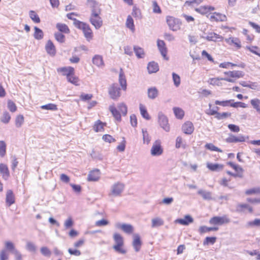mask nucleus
<instances>
[{
  "label": "nucleus",
  "mask_w": 260,
  "mask_h": 260,
  "mask_svg": "<svg viewBox=\"0 0 260 260\" xmlns=\"http://www.w3.org/2000/svg\"><path fill=\"white\" fill-rule=\"evenodd\" d=\"M75 26L83 31L84 36L87 41H89L92 39V31L89 24L78 20H75Z\"/></svg>",
  "instance_id": "nucleus-1"
},
{
  "label": "nucleus",
  "mask_w": 260,
  "mask_h": 260,
  "mask_svg": "<svg viewBox=\"0 0 260 260\" xmlns=\"http://www.w3.org/2000/svg\"><path fill=\"white\" fill-rule=\"evenodd\" d=\"M113 239L115 243L113 246V249L119 253H125L126 250L122 248L124 244L122 237L119 234L115 233L113 235Z\"/></svg>",
  "instance_id": "nucleus-2"
},
{
  "label": "nucleus",
  "mask_w": 260,
  "mask_h": 260,
  "mask_svg": "<svg viewBox=\"0 0 260 260\" xmlns=\"http://www.w3.org/2000/svg\"><path fill=\"white\" fill-rule=\"evenodd\" d=\"M101 13H99V11L98 12L94 11L91 13L89 18L90 22L96 29L100 28L103 25V20L100 16Z\"/></svg>",
  "instance_id": "nucleus-3"
},
{
  "label": "nucleus",
  "mask_w": 260,
  "mask_h": 260,
  "mask_svg": "<svg viewBox=\"0 0 260 260\" xmlns=\"http://www.w3.org/2000/svg\"><path fill=\"white\" fill-rule=\"evenodd\" d=\"M167 22L170 29L173 31H177L180 29L181 22L178 19L172 16H167Z\"/></svg>",
  "instance_id": "nucleus-4"
},
{
  "label": "nucleus",
  "mask_w": 260,
  "mask_h": 260,
  "mask_svg": "<svg viewBox=\"0 0 260 260\" xmlns=\"http://www.w3.org/2000/svg\"><path fill=\"white\" fill-rule=\"evenodd\" d=\"M120 88L118 84L114 83L112 84L108 89V92L111 99L116 100L120 96Z\"/></svg>",
  "instance_id": "nucleus-5"
},
{
  "label": "nucleus",
  "mask_w": 260,
  "mask_h": 260,
  "mask_svg": "<svg viewBox=\"0 0 260 260\" xmlns=\"http://www.w3.org/2000/svg\"><path fill=\"white\" fill-rule=\"evenodd\" d=\"M230 222V219L226 215L223 216H214L209 220V223L212 225H222Z\"/></svg>",
  "instance_id": "nucleus-6"
},
{
  "label": "nucleus",
  "mask_w": 260,
  "mask_h": 260,
  "mask_svg": "<svg viewBox=\"0 0 260 260\" xmlns=\"http://www.w3.org/2000/svg\"><path fill=\"white\" fill-rule=\"evenodd\" d=\"M158 123L162 128L166 132L170 131V125L168 123V119L162 112H159L158 114Z\"/></svg>",
  "instance_id": "nucleus-7"
},
{
  "label": "nucleus",
  "mask_w": 260,
  "mask_h": 260,
  "mask_svg": "<svg viewBox=\"0 0 260 260\" xmlns=\"http://www.w3.org/2000/svg\"><path fill=\"white\" fill-rule=\"evenodd\" d=\"M245 140V137L243 135L240 134L236 136L232 134H229V137L225 139L226 142L229 143L243 142Z\"/></svg>",
  "instance_id": "nucleus-8"
},
{
  "label": "nucleus",
  "mask_w": 260,
  "mask_h": 260,
  "mask_svg": "<svg viewBox=\"0 0 260 260\" xmlns=\"http://www.w3.org/2000/svg\"><path fill=\"white\" fill-rule=\"evenodd\" d=\"M162 152L163 150L161 147L159 141H155L151 149V154L152 156H159L160 155Z\"/></svg>",
  "instance_id": "nucleus-9"
},
{
  "label": "nucleus",
  "mask_w": 260,
  "mask_h": 260,
  "mask_svg": "<svg viewBox=\"0 0 260 260\" xmlns=\"http://www.w3.org/2000/svg\"><path fill=\"white\" fill-rule=\"evenodd\" d=\"M124 185L123 184L117 182L111 187V194L114 196H119L123 190Z\"/></svg>",
  "instance_id": "nucleus-10"
},
{
  "label": "nucleus",
  "mask_w": 260,
  "mask_h": 260,
  "mask_svg": "<svg viewBox=\"0 0 260 260\" xmlns=\"http://www.w3.org/2000/svg\"><path fill=\"white\" fill-rule=\"evenodd\" d=\"M115 227L121 229L127 234H131L134 231V227L130 224L117 223L115 224Z\"/></svg>",
  "instance_id": "nucleus-11"
},
{
  "label": "nucleus",
  "mask_w": 260,
  "mask_h": 260,
  "mask_svg": "<svg viewBox=\"0 0 260 260\" xmlns=\"http://www.w3.org/2000/svg\"><path fill=\"white\" fill-rule=\"evenodd\" d=\"M157 45L159 51H160L161 55L164 57V59L168 60L169 59V57H167V49L166 47L165 43L164 41L162 40H158L157 42Z\"/></svg>",
  "instance_id": "nucleus-12"
},
{
  "label": "nucleus",
  "mask_w": 260,
  "mask_h": 260,
  "mask_svg": "<svg viewBox=\"0 0 260 260\" xmlns=\"http://www.w3.org/2000/svg\"><path fill=\"white\" fill-rule=\"evenodd\" d=\"M182 131L187 135L191 134L194 131V126L190 121L185 122L182 126Z\"/></svg>",
  "instance_id": "nucleus-13"
},
{
  "label": "nucleus",
  "mask_w": 260,
  "mask_h": 260,
  "mask_svg": "<svg viewBox=\"0 0 260 260\" xmlns=\"http://www.w3.org/2000/svg\"><path fill=\"white\" fill-rule=\"evenodd\" d=\"M142 242L140 236L135 234L133 235V246L136 252H138L141 249Z\"/></svg>",
  "instance_id": "nucleus-14"
},
{
  "label": "nucleus",
  "mask_w": 260,
  "mask_h": 260,
  "mask_svg": "<svg viewBox=\"0 0 260 260\" xmlns=\"http://www.w3.org/2000/svg\"><path fill=\"white\" fill-rule=\"evenodd\" d=\"M224 74L229 77H231L233 78L239 79L240 78H242L244 76V73L243 72L241 71H228L224 72Z\"/></svg>",
  "instance_id": "nucleus-15"
},
{
  "label": "nucleus",
  "mask_w": 260,
  "mask_h": 260,
  "mask_svg": "<svg viewBox=\"0 0 260 260\" xmlns=\"http://www.w3.org/2000/svg\"><path fill=\"white\" fill-rule=\"evenodd\" d=\"M202 38L207 40L208 41L214 42L218 40H221L222 39L221 36L213 32H209L208 34H205V36H203Z\"/></svg>",
  "instance_id": "nucleus-16"
},
{
  "label": "nucleus",
  "mask_w": 260,
  "mask_h": 260,
  "mask_svg": "<svg viewBox=\"0 0 260 260\" xmlns=\"http://www.w3.org/2000/svg\"><path fill=\"white\" fill-rule=\"evenodd\" d=\"M45 49L48 54L54 56L56 53L55 47L51 40H48Z\"/></svg>",
  "instance_id": "nucleus-17"
},
{
  "label": "nucleus",
  "mask_w": 260,
  "mask_h": 260,
  "mask_svg": "<svg viewBox=\"0 0 260 260\" xmlns=\"http://www.w3.org/2000/svg\"><path fill=\"white\" fill-rule=\"evenodd\" d=\"M57 71L58 72L62 73V75L66 76L67 77L70 74H74V69L71 67L58 68Z\"/></svg>",
  "instance_id": "nucleus-18"
},
{
  "label": "nucleus",
  "mask_w": 260,
  "mask_h": 260,
  "mask_svg": "<svg viewBox=\"0 0 260 260\" xmlns=\"http://www.w3.org/2000/svg\"><path fill=\"white\" fill-rule=\"evenodd\" d=\"M193 219L192 217L189 215H186L184 218L177 219L176 222L182 225H187L189 223L193 222Z\"/></svg>",
  "instance_id": "nucleus-19"
},
{
  "label": "nucleus",
  "mask_w": 260,
  "mask_h": 260,
  "mask_svg": "<svg viewBox=\"0 0 260 260\" xmlns=\"http://www.w3.org/2000/svg\"><path fill=\"white\" fill-rule=\"evenodd\" d=\"M0 173L3 178L7 180L10 176V173L7 165L4 164H0Z\"/></svg>",
  "instance_id": "nucleus-20"
},
{
  "label": "nucleus",
  "mask_w": 260,
  "mask_h": 260,
  "mask_svg": "<svg viewBox=\"0 0 260 260\" xmlns=\"http://www.w3.org/2000/svg\"><path fill=\"white\" fill-rule=\"evenodd\" d=\"M88 5L89 7L91 9V13L93 12H98L99 11V13H101V9L100 7V6L94 0H87Z\"/></svg>",
  "instance_id": "nucleus-21"
},
{
  "label": "nucleus",
  "mask_w": 260,
  "mask_h": 260,
  "mask_svg": "<svg viewBox=\"0 0 260 260\" xmlns=\"http://www.w3.org/2000/svg\"><path fill=\"white\" fill-rule=\"evenodd\" d=\"M100 178V171L99 170H93L88 175V180L89 181H96Z\"/></svg>",
  "instance_id": "nucleus-22"
},
{
  "label": "nucleus",
  "mask_w": 260,
  "mask_h": 260,
  "mask_svg": "<svg viewBox=\"0 0 260 260\" xmlns=\"http://www.w3.org/2000/svg\"><path fill=\"white\" fill-rule=\"evenodd\" d=\"M148 97L151 100L156 98L158 95V91L155 87H152L148 89Z\"/></svg>",
  "instance_id": "nucleus-23"
},
{
  "label": "nucleus",
  "mask_w": 260,
  "mask_h": 260,
  "mask_svg": "<svg viewBox=\"0 0 260 260\" xmlns=\"http://www.w3.org/2000/svg\"><path fill=\"white\" fill-rule=\"evenodd\" d=\"M6 201L9 206L15 203V198L13 192L11 190H8L6 194Z\"/></svg>",
  "instance_id": "nucleus-24"
},
{
  "label": "nucleus",
  "mask_w": 260,
  "mask_h": 260,
  "mask_svg": "<svg viewBox=\"0 0 260 260\" xmlns=\"http://www.w3.org/2000/svg\"><path fill=\"white\" fill-rule=\"evenodd\" d=\"M198 194L201 196L203 199L205 200L209 201L212 200V193L210 191L203 189H200L198 191Z\"/></svg>",
  "instance_id": "nucleus-25"
},
{
  "label": "nucleus",
  "mask_w": 260,
  "mask_h": 260,
  "mask_svg": "<svg viewBox=\"0 0 260 260\" xmlns=\"http://www.w3.org/2000/svg\"><path fill=\"white\" fill-rule=\"evenodd\" d=\"M147 70L149 74H152L157 72L159 70V67L157 63L151 61L148 64Z\"/></svg>",
  "instance_id": "nucleus-26"
},
{
  "label": "nucleus",
  "mask_w": 260,
  "mask_h": 260,
  "mask_svg": "<svg viewBox=\"0 0 260 260\" xmlns=\"http://www.w3.org/2000/svg\"><path fill=\"white\" fill-rule=\"evenodd\" d=\"M93 63L99 67H103L104 66V63L102 56L100 55H95L92 58Z\"/></svg>",
  "instance_id": "nucleus-27"
},
{
  "label": "nucleus",
  "mask_w": 260,
  "mask_h": 260,
  "mask_svg": "<svg viewBox=\"0 0 260 260\" xmlns=\"http://www.w3.org/2000/svg\"><path fill=\"white\" fill-rule=\"evenodd\" d=\"M119 82L123 90H125L126 89V79L122 69L119 75Z\"/></svg>",
  "instance_id": "nucleus-28"
},
{
  "label": "nucleus",
  "mask_w": 260,
  "mask_h": 260,
  "mask_svg": "<svg viewBox=\"0 0 260 260\" xmlns=\"http://www.w3.org/2000/svg\"><path fill=\"white\" fill-rule=\"evenodd\" d=\"M245 209H247L250 213L252 212V208L246 204H238L236 207V211L238 212H244Z\"/></svg>",
  "instance_id": "nucleus-29"
},
{
  "label": "nucleus",
  "mask_w": 260,
  "mask_h": 260,
  "mask_svg": "<svg viewBox=\"0 0 260 260\" xmlns=\"http://www.w3.org/2000/svg\"><path fill=\"white\" fill-rule=\"evenodd\" d=\"M207 167L211 171H218L222 170L223 166L218 164H212L208 162L207 164Z\"/></svg>",
  "instance_id": "nucleus-30"
},
{
  "label": "nucleus",
  "mask_w": 260,
  "mask_h": 260,
  "mask_svg": "<svg viewBox=\"0 0 260 260\" xmlns=\"http://www.w3.org/2000/svg\"><path fill=\"white\" fill-rule=\"evenodd\" d=\"M134 51L136 55L138 58H143L145 56V52L144 49L137 46H134Z\"/></svg>",
  "instance_id": "nucleus-31"
},
{
  "label": "nucleus",
  "mask_w": 260,
  "mask_h": 260,
  "mask_svg": "<svg viewBox=\"0 0 260 260\" xmlns=\"http://www.w3.org/2000/svg\"><path fill=\"white\" fill-rule=\"evenodd\" d=\"M35 32L34 34V37L35 39L40 40L43 38L44 33L42 29L39 27L35 26L34 27Z\"/></svg>",
  "instance_id": "nucleus-32"
},
{
  "label": "nucleus",
  "mask_w": 260,
  "mask_h": 260,
  "mask_svg": "<svg viewBox=\"0 0 260 260\" xmlns=\"http://www.w3.org/2000/svg\"><path fill=\"white\" fill-rule=\"evenodd\" d=\"M105 125V124L104 123L99 120L95 122L93 128L95 132H102L104 131V126Z\"/></svg>",
  "instance_id": "nucleus-33"
},
{
  "label": "nucleus",
  "mask_w": 260,
  "mask_h": 260,
  "mask_svg": "<svg viewBox=\"0 0 260 260\" xmlns=\"http://www.w3.org/2000/svg\"><path fill=\"white\" fill-rule=\"evenodd\" d=\"M250 104L253 109L260 114V100L257 98L251 100Z\"/></svg>",
  "instance_id": "nucleus-34"
},
{
  "label": "nucleus",
  "mask_w": 260,
  "mask_h": 260,
  "mask_svg": "<svg viewBox=\"0 0 260 260\" xmlns=\"http://www.w3.org/2000/svg\"><path fill=\"white\" fill-rule=\"evenodd\" d=\"M109 110L112 113L113 116L116 119L117 121H121V115L119 113V112L117 110V109L114 107V106H111L109 107Z\"/></svg>",
  "instance_id": "nucleus-35"
},
{
  "label": "nucleus",
  "mask_w": 260,
  "mask_h": 260,
  "mask_svg": "<svg viewBox=\"0 0 260 260\" xmlns=\"http://www.w3.org/2000/svg\"><path fill=\"white\" fill-rule=\"evenodd\" d=\"M56 27L61 32L65 34H69L70 32L68 26L65 24L58 23L56 24Z\"/></svg>",
  "instance_id": "nucleus-36"
},
{
  "label": "nucleus",
  "mask_w": 260,
  "mask_h": 260,
  "mask_svg": "<svg viewBox=\"0 0 260 260\" xmlns=\"http://www.w3.org/2000/svg\"><path fill=\"white\" fill-rule=\"evenodd\" d=\"M218 230V227H207L206 226H201L199 229V232L202 234L210 231H216Z\"/></svg>",
  "instance_id": "nucleus-37"
},
{
  "label": "nucleus",
  "mask_w": 260,
  "mask_h": 260,
  "mask_svg": "<svg viewBox=\"0 0 260 260\" xmlns=\"http://www.w3.org/2000/svg\"><path fill=\"white\" fill-rule=\"evenodd\" d=\"M139 108L142 116L146 120L150 119V116L148 113L147 109H146L145 107L142 104H140L139 105Z\"/></svg>",
  "instance_id": "nucleus-38"
},
{
  "label": "nucleus",
  "mask_w": 260,
  "mask_h": 260,
  "mask_svg": "<svg viewBox=\"0 0 260 260\" xmlns=\"http://www.w3.org/2000/svg\"><path fill=\"white\" fill-rule=\"evenodd\" d=\"M176 148H183V149H185L186 147V143L183 141L182 138L179 136L177 137L176 139V145H175Z\"/></svg>",
  "instance_id": "nucleus-39"
},
{
  "label": "nucleus",
  "mask_w": 260,
  "mask_h": 260,
  "mask_svg": "<svg viewBox=\"0 0 260 260\" xmlns=\"http://www.w3.org/2000/svg\"><path fill=\"white\" fill-rule=\"evenodd\" d=\"M226 16L224 15L215 12L211 16V19H214L216 21H223L225 20Z\"/></svg>",
  "instance_id": "nucleus-40"
},
{
  "label": "nucleus",
  "mask_w": 260,
  "mask_h": 260,
  "mask_svg": "<svg viewBox=\"0 0 260 260\" xmlns=\"http://www.w3.org/2000/svg\"><path fill=\"white\" fill-rule=\"evenodd\" d=\"M164 224V221L159 217H156L152 219V228L159 226Z\"/></svg>",
  "instance_id": "nucleus-41"
},
{
  "label": "nucleus",
  "mask_w": 260,
  "mask_h": 260,
  "mask_svg": "<svg viewBox=\"0 0 260 260\" xmlns=\"http://www.w3.org/2000/svg\"><path fill=\"white\" fill-rule=\"evenodd\" d=\"M126 26L127 28L132 30L133 31L135 30V25L134 20L131 16H128L126 21Z\"/></svg>",
  "instance_id": "nucleus-42"
},
{
  "label": "nucleus",
  "mask_w": 260,
  "mask_h": 260,
  "mask_svg": "<svg viewBox=\"0 0 260 260\" xmlns=\"http://www.w3.org/2000/svg\"><path fill=\"white\" fill-rule=\"evenodd\" d=\"M29 16L30 19L35 22V23H40V19L38 16V15L32 10H31L29 12Z\"/></svg>",
  "instance_id": "nucleus-43"
},
{
  "label": "nucleus",
  "mask_w": 260,
  "mask_h": 260,
  "mask_svg": "<svg viewBox=\"0 0 260 260\" xmlns=\"http://www.w3.org/2000/svg\"><path fill=\"white\" fill-rule=\"evenodd\" d=\"M25 248L28 251L32 252H35L37 250L36 246L34 243L30 241H27L26 242Z\"/></svg>",
  "instance_id": "nucleus-44"
},
{
  "label": "nucleus",
  "mask_w": 260,
  "mask_h": 260,
  "mask_svg": "<svg viewBox=\"0 0 260 260\" xmlns=\"http://www.w3.org/2000/svg\"><path fill=\"white\" fill-rule=\"evenodd\" d=\"M173 111L176 117L179 119H182L184 116V111L181 108L175 107Z\"/></svg>",
  "instance_id": "nucleus-45"
},
{
  "label": "nucleus",
  "mask_w": 260,
  "mask_h": 260,
  "mask_svg": "<svg viewBox=\"0 0 260 260\" xmlns=\"http://www.w3.org/2000/svg\"><path fill=\"white\" fill-rule=\"evenodd\" d=\"M68 81L76 85H78V82L79 81V79L78 77L74 76V74H70V75L68 76L67 77Z\"/></svg>",
  "instance_id": "nucleus-46"
},
{
  "label": "nucleus",
  "mask_w": 260,
  "mask_h": 260,
  "mask_svg": "<svg viewBox=\"0 0 260 260\" xmlns=\"http://www.w3.org/2000/svg\"><path fill=\"white\" fill-rule=\"evenodd\" d=\"M6 250H7L12 253L14 252V250H16L14 244L10 241H6L5 243Z\"/></svg>",
  "instance_id": "nucleus-47"
},
{
  "label": "nucleus",
  "mask_w": 260,
  "mask_h": 260,
  "mask_svg": "<svg viewBox=\"0 0 260 260\" xmlns=\"http://www.w3.org/2000/svg\"><path fill=\"white\" fill-rule=\"evenodd\" d=\"M24 122V117L22 115H18L15 119V125L17 127H20Z\"/></svg>",
  "instance_id": "nucleus-48"
},
{
  "label": "nucleus",
  "mask_w": 260,
  "mask_h": 260,
  "mask_svg": "<svg viewBox=\"0 0 260 260\" xmlns=\"http://www.w3.org/2000/svg\"><path fill=\"white\" fill-rule=\"evenodd\" d=\"M41 108L42 109L49 110L52 111H56L57 110V106L55 104L52 103L43 105L41 107Z\"/></svg>",
  "instance_id": "nucleus-49"
},
{
  "label": "nucleus",
  "mask_w": 260,
  "mask_h": 260,
  "mask_svg": "<svg viewBox=\"0 0 260 260\" xmlns=\"http://www.w3.org/2000/svg\"><path fill=\"white\" fill-rule=\"evenodd\" d=\"M246 227L260 226V219H255L253 221H250L247 223Z\"/></svg>",
  "instance_id": "nucleus-50"
},
{
  "label": "nucleus",
  "mask_w": 260,
  "mask_h": 260,
  "mask_svg": "<svg viewBox=\"0 0 260 260\" xmlns=\"http://www.w3.org/2000/svg\"><path fill=\"white\" fill-rule=\"evenodd\" d=\"M143 138L144 143L149 144L151 138L149 136V134L146 129H142Z\"/></svg>",
  "instance_id": "nucleus-51"
},
{
  "label": "nucleus",
  "mask_w": 260,
  "mask_h": 260,
  "mask_svg": "<svg viewBox=\"0 0 260 260\" xmlns=\"http://www.w3.org/2000/svg\"><path fill=\"white\" fill-rule=\"evenodd\" d=\"M216 238L215 237H207L203 242L204 245H207L209 244H213L216 242Z\"/></svg>",
  "instance_id": "nucleus-52"
},
{
  "label": "nucleus",
  "mask_w": 260,
  "mask_h": 260,
  "mask_svg": "<svg viewBox=\"0 0 260 260\" xmlns=\"http://www.w3.org/2000/svg\"><path fill=\"white\" fill-rule=\"evenodd\" d=\"M172 78L174 82V84L176 87H178L180 84V76L175 73H172Z\"/></svg>",
  "instance_id": "nucleus-53"
},
{
  "label": "nucleus",
  "mask_w": 260,
  "mask_h": 260,
  "mask_svg": "<svg viewBox=\"0 0 260 260\" xmlns=\"http://www.w3.org/2000/svg\"><path fill=\"white\" fill-rule=\"evenodd\" d=\"M11 119V116L9 113L6 111L3 113L1 118V121L4 123H8Z\"/></svg>",
  "instance_id": "nucleus-54"
},
{
  "label": "nucleus",
  "mask_w": 260,
  "mask_h": 260,
  "mask_svg": "<svg viewBox=\"0 0 260 260\" xmlns=\"http://www.w3.org/2000/svg\"><path fill=\"white\" fill-rule=\"evenodd\" d=\"M205 147L206 149H209L211 151H214L220 152L222 151L220 149L214 146L212 143H207L205 145Z\"/></svg>",
  "instance_id": "nucleus-55"
},
{
  "label": "nucleus",
  "mask_w": 260,
  "mask_h": 260,
  "mask_svg": "<svg viewBox=\"0 0 260 260\" xmlns=\"http://www.w3.org/2000/svg\"><path fill=\"white\" fill-rule=\"evenodd\" d=\"M54 37L56 41L59 43H63L65 41V36L61 33L57 32L54 34Z\"/></svg>",
  "instance_id": "nucleus-56"
},
{
  "label": "nucleus",
  "mask_w": 260,
  "mask_h": 260,
  "mask_svg": "<svg viewBox=\"0 0 260 260\" xmlns=\"http://www.w3.org/2000/svg\"><path fill=\"white\" fill-rule=\"evenodd\" d=\"M6 144L3 141H0V155L4 157L6 154Z\"/></svg>",
  "instance_id": "nucleus-57"
},
{
  "label": "nucleus",
  "mask_w": 260,
  "mask_h": 260,
  "mask_svg": "<svg viewBox=\"0 0 260 260\" xmlns=\"http://www.w3.org/2000/svg\"><path fill=\"white\" fill-rule=\"evenodd\" d=\"M234 100H230L227 101H215V103L216 105H220L223 107H226L228 106L229 104L232 102H233Z\"/></svg>",
  "instance_id": "nucleus-58"
},
{
  "label": "nucleus",
  "mask_w": 260,
  "mask_h": 260,
  "mask_svg": "<svg viewBox=\"0 0 260 260\" xmlns=\"http://www.w3.org/2000/svg\"><path fill=\"white\" fill-rule=\"evenodd\" d=\"M8 108L9 110L12 112H14L17 110V107L15 104L11 100H9L8 101Z\"/></svg>",
  "instance_id": "nucleus-59"
},
{
  "label": "nucleus",
  "mask_w": 260,
  "mask_h": 260,
  "mask_svg": "<svg viewBox=\"0 0 260 260\" xmlns=\"http://www.w3.org/2000/svg\"><path fill=\"white\" fill-rule=\"evenodd\" d=\"M118 109L123 115H126L127 112V107L124 103L120 104L118 106Z\"/></svg>",
  "instance_id": "nucleus-60"
},
{
  "label": "nucleus",
  "mask_w": 260,
  "mask_h": 260,
  "mask_svg": "<svg viewBox=\"0 0 260 260\" xmlns=\"http://www.w3.org/2000/svg\"><path fill=\"white\" fill-rule=\"evenodd\" d=\"M221 78H210V84L213 85H217V86H221V83L220 82V80H222L221 79Z\"/></svg>",
  "instance_id": "nucleus-61"
},
{
  "label": "nucleus",
  "mask_w": 260,
  "mask_h": 260,
  "mask_svg": "<svg viewBox=\"0 0 260 260\" xmlns=\"http://www.w3.org/2000/svg\"><path fill=\"white\" fill-rule=\"evenodd\" d=\"M40 250L41 253L45 256L49 257L51 254L50 250L47 247H42Z\"/></svg>",
  "instance_id": "nucleus-62"
},
{
  "label": "nucleus",
  "mask_w": 260,
  "mask_h": 260,
  "mask_svg": "<svg viewBox=\"0 0 260 260\" xmlns=\"http://www.w3.org/2000/svg\"><path fill=\"white\" fill-rule=\"evenodd\" d=\"M196 11L202 14H206L209 12L207 6H201L198 8H196Z\"/></svg>",
  "instance_id": "nucleus-63"
},
{
  "label": "nucleus",
  "mask_w": 260,
  "mask_h": 260,
  "mask_svg": "<svg viewBox=\"0 0 260 260\" xmlns=\"http://www.w3.org/2000/svg\"><path fill=\"white\" fill-rule=\"evenodd\" d=\"M228 127L231 132L234 133H238L240 130L239 126L234 124H229Z\"/></svg>",
  "instance_id": "nucleus-64"
}]
</instances>
